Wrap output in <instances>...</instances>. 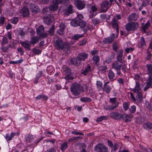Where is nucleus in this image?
<instances>
[{
	"label": "nucleus",
	"instance_id": "obj_1",
	"mask_svg": "<svg viewBox=\"0 0 152 152\" xmlns=\"http://www.w3.org/2000/svg\"><path fill=\"white\" fill-rule=\"evenodd\" d=\"M122 62H120L118 61H115V62L112 64V68L115 69L117 72V74L118 75L122 76V74L121 72V68L124 73L126 72V69L125 67H122L121 63Z\"/></svg>",
	"mask_w": 152,
	"mask_h": 152
},
{
	"label": "nucleus",
	"instance_id": "obj_2",
	"mask_svg": "<svg viewBox=\"0 0 152 152\" xmlns=\"http://www.w3.org/2000/svg\"><path fill=\"white\" fill-rule=\"evenodd\" d=\"M71 91L73 94L75 96L80 95L81 91L83 92L84 90L82 87L78 84H73L71 87Z\"/></svg>",
	"mask_w": 152,
	"mask_h": 152
},
{
	"label": "nucleus",
	"instance_id": "obj_3",
	"mask_svg": "<svg viewBox=\"0 0 152 152\" xmlns=\"http://www.w3.org/2000/svg\"><path fill=\"white\" fill-rule=\"evenodd\" d=\"M71 25L74 26H80L81 28H84L86 26L85 22L82 20H78L77 19H74L72 20L70 22Z\"/></svg>",
	"mask_w": 152,
	"mask_h": 152
},
{
	"label": "nucleus",
	"instance_id": "obj_4",
	"mask_svg": "<svg viewBox=\"0 0 152 152\" xmlns=\"http://www.w3.org/2000/svg\"><path fill=\"white\" fill-rule=\"evenodd\" d=\"M139 24L137 22H131L126 25V29L127 31L134 30L138 28Z\"/></svg>",
	"mask_w": 152,
	"mask_h": 152
},
{
	"label": "nucleus",
	"instance_id": "obj_5",
	"mask_svg": "<svg viewBox=\"0 0 152 152\" xmlns=\"http://www.w3.org/2000/svg\"><path fill=\"white\" fill-rule=\"evenodd\" d=\"M112 4L110 3L109 1H103L100 4L101 11L102 12H105L111 6Z\"/></svg>",
	"mask_w": 152,
	"mask_h": 152
},
{
	"label": "nucleus",
	"instance_id": "obj_6",
	"mask_svg": "<svg viewBox=\"0 0 152 152\" xmlns=\"http://www.w3.org/2000/svg\"><path fill=\"white\" fill-rule=\"evenodd\" d=\"M95 150L97 152H108L107 148L103 144H100L96 145Z\"/></svg>",
	"mask_w": 152,
	"mask_h": 152
},
{
	"label": "nucleus",
	"instance_id": "obj_7",
	"mask_svg": "<svg viewBox=\"0 0 152 152\" xmlns=\"http://www.w3.org/2000/svg\"><path fill=\"white\" fill-rule=\"evenodd\" d=\"M115 38V34L114 33L112 34L110 37L104 38L103 40V42L105 44H110L113 42Z\"/></svg>",
	"mask_w": 152,
	"mask_h": 152
},
{
	"label": "nucleus",
	"instance_id": "obj_8",
	"mask_svg": "<svg viewBox=\"0 0 152 152\" xmlns=\"http://www.w3.org/2000/svg\"><path fill=\"white\" fill-rule=\"evenodd\" d=\"M74 3L78 9L82 10L85 7V4L83 1L79 0H74Z\"/></svg>",
	"mask_w": 152,
	"mask_h": 152
},
{
	"label": "nucleus",
	"instance_id": "obj_9",
	"mask_svg": "<svg viewBox=\"0 0 152 152\" xmlns=\"http://www.w3.org/2000/svg\"><path fill=\"white\" fill-rule=\"evenodd\" d=\"M146 85L143 89L144 91H146L149 88L152 87V75L149 77L146 81Z\"/></svg>",
	"mask_w": 152,
	"mask_h": 152
},
{
	"label": "nucleus",
	"instance_id": "obj_10",
	"mask_svg": "<svg viewBox=\"0 0 152 152\" xmlns=\"http://www.w3.org/2000/svg\"><path fill=\"white\" fill-rule=\"evenodd\" d=\"M70 61L72 64L76 66H79L81 63V61L78 57L77 58H72L70 59Z\"/></svg>",
	"mask_w": 152,
	"mask_h": 152
},
{
	"label": "nucleus",
	"instance_id": "obj_11",
	"mask_svg": "<svg viewBox=\"0 0 152 152\" xmlns=\"http://www.w3.org/2000/svg\"><path fill=\"white\" fill-rule=\"evenodd\" d=\"M19 12L21 13L23 17H28L29 15V11L26 7H24L20 10Z\"/></svg>",
	"mask_w": 152,
	"mask_h": 152
},
{
	"label": "nucleus",
	"instance_id": "obj_12",
	"mask_svg": "<svg viewBox=\"0 0 152 152\" xmlns=\"http://www.w3.org/2000/svg\"><path fill=\"white\" fill-rule=\"evenodd\" d=\"M111 25L113 28H116V32L117 34H118L119 28L118 23L117 22L116 19L114 18L111 22Z\"/></svg>",
	"mask_w": 152,
	"mask_h": 152
},
{
	"label": "nucleus",
	"instance_id": "obj_13",
	"mask_svg": "<svg viewBox=\"0 0 152 152\" xmlns=\"http://www.w3.org/2000/svg\"><path fill=\"white\" fill-rule=\"evenodd\" d=\"M110 116L112 118L120 120L121 119V114L116 112H112L110 114Z\"/></svg>",
	"mask_w": 152,
	"mask_h": 152
},
{
	"label": "nucleus",
	"instance_id": "obj_14",
	"mask_svg": "<svg viewBox=\"0 0 152 152\" xmlns=\"http://www.w3.org/2000/svg\"><path fill=\"white\" fill-rule=\"evenodd\" d=\"M64 43L60 40H58L56 41L54 44L55 47L57 49H61L63 48L62 46Z\"/></svg>",
	"mask_w": 152,
	"mask_h": 152
},
{
	"label": "nucleus",
	"instance_id": "obj_15",
	"mask_svg": "<svg viewBox=\"0 0 152 152\" xmlns=\"http://www.w3.org/2000/svg\"><path fill=\"white\" fill-rule=\"evenodd\" d=\"M88 56V54L85 53H79L78 57L79 59L81 61L82 60L84 61L87 58Z\"/></svg>",
	"mask_w": 152,
	"mask_h": 152
},
{
	"label": "nucleus",
	"instance_id": "obj_16",
	"mask_svg": "<svg viewBox=\"0 0 152 152\" xmlns=\"http://www.w3.org/2000/svg\"><path fill=\"white\" fill-rule=\"evenodd\" d=\"M142 26L141 27V30L144 33H145L147 30L148 28L149 27L150 24L149 21L147 22L146 23L144 24L143 23H142Z\"/></svg>",
	"mask_w": 152,
	"mask_h": 152
},
{
	"label": "nucleus",
	"instance_id": "obj_17",
	"mask_svg": "<svg viewBox=\"0 0 152 152\" xmlns=\"http://www.w3.org/2000/svg\"><path fill=\"white\" fill-rule=\"evenodd\" d=\"M30 9L33 12L37 13L38 10L37 6L35 4L31 3L30 4Z\"/></svg>",
	"mask_w": 152,
	"mask_h": 152
},
{
	"label": "nucleus",
	"instance_id": "obj_18",
	"mask_svg": "<svg viewBox=\"0 0 152 152\" xmlns=\"http://www.w3.org/2000/svg\"><path fill=\"white\" fill-rule=\"evenodd\" d=\"M43 21L48 25H50L51 23V17L50 15H45L43 18Z\"/></svg>",
	"mask_w": 152,
	"mask_h": 152
},
{
	"label": "nucleus",
	"instance_id": "obj_19",
	"mask_svg": "<svg viewBox=\"0 0 152 152\" xmlns=\"http://www.w3.org/2000/svg\"><path fill=\"white\" fill-rule=\"evenodd\" d=\"M58 4L55 3H53L49 7L50 10L52 11H55L56 10L58 7Z\"/></svg>",
	"mask_w": 152,
	"mask_h": 152
},
{
	"label": "nucleus",
	"instance_id": "obj_20",
	"mask_svg": "<svg viewBox=\"0 0 152 152\" xmlns=\"http://www.w3.org/2000/svg\"><path fill=\"white\" fill-rule=\"evenodd\" d=\"M123 50H120L118 52L117 56V60L120 62H122V56H123Z\"/></svg>",
	"mask_w": 152,
	"mask_h": 152
},
{
	"label": "nucleus",
	"instance_id": "obj_21",
	"mask_svg": "<svg viewBox=\"0 0 152 152\" xmlns=\"http://www.w3.org/2000/svg\"><path fill=\"white\" fill-rule=\"evenodd\" d=\"M20 44L25 48L27 49L28 50H30L31 45L29 43L25 42H21Z\"/></svg>",
	"mask_w": 152,
	"mask_h": 152
},
{
	"label": "nucleus",
	"instance_id": "obj_22",
	"mask_svg": "<svg viewBox=\"0 0 152 152\" xmlns=\"http://www.w3.org/2000/svg\"><path fill=\"white\" fill-rule=\"evenodd\" d=\"M39 38L38 37H31L30 41V43L34 45L39 42Z\"/></svg>",
	"mask_w": 152,
	"mask_h": 152
},
{
	"label": "nucleus",
	"instance_id": "obj_23",
	"mask_svg": "<svg viewBox=\"0 0 152 152\" xmlns=\"http://www.w3.org/2000/svg\"><path fill=\"white\" fill-rule=\"evenodd\" d=\"M136 14L135 13H133L130 15L128 18L127 20L129 21H135L137 19L136 18Z\"/></svg>",
	"mask_w": 152,
	"mask_h": 152
},
{
	"label": "nucleus",
	"instance_id": "obj_24",
	"mask_svg": "<svg viewBox=\"0 0 152 152\" xmlns=\"http://www.w3.org/2000/svg\"><path fill=\"white\" fill-rule=\"evenodd\" d=\"M121 115V119L123 118L126 122L130 121H131V120L129 119L130 116L129 115L125 114H124L122 115Z\"/></svg>",
	"mask_w": 152,
	"mask_h": 152
},
{
	"label": "nucleus",
	"instance_id": "obj_25",
	"mask_svg": "<svg viewBox=\"0 0 152 152\" xmlns=\"http://www.w3.org/2000/svg\"><path fill=\"white\" fill-rule=\"evenodd\" d=\"M44 32V28L42 26L39 27L37 29V35H39L41 33Z\"/></svg>",
	"mask_w": 152,
	"mask_h": 152
},
{
	"label": "nucleus",
	"instance_id": "obj_26",
	"mask_svg": "<svg viewBox=\"0 0 152 152\" xmlns=\"http://www.w3.org/2000/svg\"><path fill=\"white\" fill-rule=\"evenodd\" d=\"M72 5H69L67 9L66 10L65 12V14L66 15H68L72 13Z\"/></svg>",
	"mask_w": 152,
	"mask_h": 152
},
{
	"label": "nucleus",
	"instance_id": "obj_27",
	"mask_svg": "<svg viewBox=\"0 0 152 152\" xmlns=\"http://www.w3.org/2000/svg\"><path fill=\"white\" fill-rule=\"evenodd\" d=\"M108 83V82L106 83L104 85L103 90L106 93L109 94L110 92L111 88L109 86L107 85Z\"/></svg>",
	"mask_w": 152,
	"mask_h": 152
},
{
	"label": "nucleus",
	"instance_id": "obj_28",
	"mask_svg": "<svg viewBox=\"0 0 152 152\" xmlns=\"http://www.w3.org/2000/svg\"><path fill=\"white\" fill-rule=\"evenodd\" d=\"M108 76L110 80H112L115 77V73L111 70H110L108 74Z\"/></svg>",
	"mask_w": 152,
	"mask_h": 152
},
{
	"label": "nucleus",
	"instance_id": "obj_29",
	"mask_svg": "<svg viewBox=\"0 0 152 152\" xmlns=\"http://www.w3.org/2000/svg\"><path fill=\"white\" fill-rule=\"evenodd\" d=\"M91 67L89 64L88 65L87 67H86L84 70H83L81 72L82 74H83L84 75H86L88 73V72L90 70Z\"/></svg>",
	"mask_w": 152,
	"mask_h": 152
},
{
	"label": "nucleus",
	"instance_id": "obj_30",
	"mask_svg": "<svg viewBox=\"0 0 152 152\" xmlns=\"http://www.w3.org/2000/svg\"><path fill=\"white\" fill-rule=\"evenodd\" d=\"M152 124L150 122H147L144 126V127L147 129H150L152 128Z\"/></svg>",
	"mask_w": 152,
	"mask_h": 152
},
{
	"label": "nucleus",
	"instance_id": "obj_31",
	"mask_svg": "<svg viewBox=\"0 0 152 152\" xmlns=\"http://www.w3.org/2000/svg\"><path fill=\"white\" fill-rule=\"evenodd\" d=\"M110 102L113 104H114V105H112L113 106H115L116 104H117V107L118 105V102L116 101V98L115 97L113 98H110Z\"/></svg>",
	"mask_w": 152,
	"mask_h": 152
},
{
	"label": "nucleus",
	"instance_id": "obj_32",
	"mask_svg": "<svg viewBox=\"0 0 152 152\" xmlns=\"http://www.w3.org/2000/svg\"><path fill=\"white\" fill-rule=\"evenodd\" d=\"M80 100L81 101L83 102H89L91 101V98L88 97H84L81 98Z\"/></svg>",
	"mask_w": 152,
	"mask_h": 152
},
{
	"label": "nucleus",
	"instance_id": "obj_33",
	"mask_svg": "<svg viewBox=\"0 0 152 152\" xmlns=\"http://www.w3.org/2000/svg\"><path fill=\"white\" fill-rule=\"evenodd\" d=\"M55 28V26L53 25L50 28V29L48 31L49 35L51 36H53L54 35Z\"/></svg>",
	"mask_w": 152,
	"mask_h": 152
},
{
	"label": "nucleus",
	"instance_id": "obj_34",
	"mask_svg": "<svg viewBox=\"0 0 152 152\" xmlns=\"http://www.w3.org/2000/svg\"><path fill=\"white\" fill-rule=\"evenodd\" d=\"M63 48L61 49L64 50L68 51V49H69L70 48L69 45L67 43H64L63 45L62 46Z\"/></svg>",
	"mask_w": 152,
	"mask_h": 152
},
{
	"label": "nucleus",
	"instance_id": "obj_35",
	"mask_svg": "<svg viewBox=\"0 0 152 152\" xmlns=\"http://www.w3.org/2000/svg\"><path fill=\"white\" fill-rule=\"evenodd\" d=\"M146 66L147 68L148 73L150 74H152V64H147Z\"/></svg>",
	"mask_w": 152,
	"mask_h": 152
},
{
	"label": "nucleus",
	"instance_id": "obj_36",
	"mask_svg": "<svg viewBox=\"0 0 152 152\" xmlns=\"http://www.w3.org/2000/svg\"><path fill=\"white\" fill-rule=\"evenodd\" d=\"M36 98L37 100H39L41 99H44L46 100L48 99V97L47 96L44 95H40L37 96Z\"/></svg>",
	"mask_w": 152,
	"mask_h": 152
},
{
	"label": "nucleus",
	"instance_id": "obj_37",
	"mask_svg": "<svg viewBox=\"0 0 152 152\" xmlns=\"http://www.w3.org/2000/svg\"><path fill=\"white\" fill-rule=\"evenodd\" d=\"M100 22V20L97 18H94L92 20V23L95 25L99 24Z\"/></svg>",
	"mask_w": 152,
	"mask_h": 152
},
{
	"label": "nucleus",
	"instance_id": "obj_38",
	"mask_svg": "<svg viewBox=\"0 0 152 152\" xmlns=\"http://www.w3.org/2000/svg\"><path fill=\"white\" fill-rule=\"evenodd\" d=\"M67 148V144L66 142H64L62 143L61 145V149L63 151L65 150Z\"/></svg>",
	"mask_w": 152,
	"mask_h": 152
},
{
	"label": "nucleus",
	"instance_id": "obj_39",
	"mask_svg": "<svg viewBox=\"0 0 152 152\" xmlns=\"http://www.w3.org/2000/svg\"><path fill=\"white\" fill-rule=\"evenodd\" d=\"M107 118L106 116H102L98 118L96 120V121L97 122H99L102 121L103 120H107Z\"/></svg>",
	"mask_w": 152,
	"mask_h": 152
},
{
	"label": "nucleus",
	"instance_id": "obj_40",
	"mask_svg": "<svg viewBox=\"0 0 152 152\" xmlns=\"http://www.w3.org/2000/svg\"><path fill=\"white\" fill-rule=\"evenodd\" d=\"M41 75L42 73L41 72H40L37 74V77L35 78V80L34 81V83H35L36 84L37 83L39 79V78L41 76Z\"/></svg>",
	"mask_w": 152,
	"mask_h": 152
},
{
	"label": "nucleus",
	"instance_id": "obj_41",
	"mask_svg": "<svg viewBox=\"0 0 152 152\" xmlns=\"http://www.w3.org/2000/svg\"><path fill=\"white\" fill-rule=\"evenodd\" d=\"M113 49L116 52H117V50L118 49V45L116 42L113 43Z\"/></svg>",
	"mask_w": 152,
	"mask_h": 152
},
{
	"label": "nucleus",
	"instance_id": "obj_42",
	"mask_svg": "<svg viewBox=\"0 0 152 152\" xmlns=\"http://www.w3.org/2000/svg\"><path fill=\"white\" fill-rule=\"evenodd\" d=\"M39 37H40L42 38H46L48 36V34L46 33H41L40 34H39Z\"/></svg>",
	"mask_w": 152,
	"mask_h": 152
},
{
	"label": "nucleus",
	"instance_id": "obj_43",
	"mask_svg": "<svg viewBox=\"0 0 152 152\" xmlns=\"http://www.w3.org/2000/svg\"><path fill=\"white\" fill-rule=\"evenodd\" d=\"M16 134L17 135V136H18L19 135V134L18 133H17V134H16L15 132H12L10 134V140L13 139L14 137H15L16 136Z\"/></svg>",
	"mask_w": 152,
	"mask_h": 152
},
{
	"label": "nucleus",
	"instance_id": "obj_44",
	"mask_svg": "<svg viewBox=\"0 0 152 152\" xmlns=\"http://www.w3.org/2000/svg\"><path fill=\"white\" fill-rule=\"evenodd\" d=\"M8 42V39L7 38L4 37L2 39V41L1 42L2 45H4L7 43Z\"/></svg>",
	"mask_w": 152,
	"mask_h": 152
},
{
	"label": "nucleus",
	"instance_id": "obj_45",
	"mask_svg": "<svg viewBox=\"0 0 152 152\" xmlns=\"http://www.w3.org/2000/svg\"><path fill=\"white\" fill-rule=\"evenodd\" d=\"M83 36V35H79L78 34H75L73 37V39L75 40H78L79 38Z\"/></svg>",
	"mask_w": 152,
	"mask_h": 152
},
{
	"label": "nucleus",
	"instance_id": "obj_46",
	"mask_svg": "<svg viewBox=\"0 0 152 152\" xmlns=\"http://www.w3.org/2000/svg\"><path fill=\"white\" fill-rule=\"evenodd\" d=\"M18 21V18L16 17H15L12 18L11 20V22L12 23L14 24H16Z\"/></svg>",
	"mask_w": 152,
	"mask_h": 152
},
{
	"label": "nucleus",
	"instance_id": "obj_47",
	"mask_svg": "<svg viewBox=\"0 0 152 152\" xmlns=\"http://www.w3.org/2000/svg\"><path fill=\"white\" fill-rule=\"evenodd\" d=\"M93 60L96 63H97L99 61V57L98 56H95L93 57Z\"/></svg>",
	"mask_w": 152,
	"mask_h": 152
},
{
	"label": "nucleus",
	"instance_id": "obj_48",
	"mask_svg": "<svg viewBox=\"0 0 152 152\" xmlns=\"http://www.w3.org/2000/svg\"><path fill=\"white\" fill-rule=\"evenodd\" d=\"M66 76L64 77V78L66 80H72L73 77L71 76V75H69L68 74L66 75Z\"/></svg>",
	"mask_w": 152,
	"mask_h": 152
},
{
	"label": "nucleus",
	"instance_id": "obj_49",
	"mask_svg": "<svg viewBox=\"0 0 152 152\" xmlns=\"http://www.w3.org/2000/svg\"><path fill=\"white\" fill-rule=\"evenodd\" d=\"M136 110V107L134 105L132 106L130 109V112L132 113H134L135 112Z\"/></svg>",
	"mask_w": 152,
	"mask_h": 152
},
{
	"label": "nucleus",
	"instance_id": "obj_50",
	"mask_svg": "<svg viewBox=\"0 0 152 152\" xmlns=\"http://www.w3.org/2000/svg\"><path fill=\"white\" fill-rule=\"evenodd\" d=\"M59 29H61L64 31L66 27L65 25L63 23H61L59 25Z\"/></svg>",
	"mask_w": 152,
	"mask_h": 152
},
{
	"label": "nucleus",
	"instance_id": "obj_51",
	"mask_svg": "<svg viewBox=\"0 0 152 152\" xmlns=\"http://www.w3.org/2000/svg\"><path fill=\"white\" fill-rule=\"evenodd\" d=\"M141 46L142 47L145 45V42L144 38L143 37H142L141 38Z\"/></svg>",
	"mask_w": 152,
	"mask_h": 152
},
{
	"label": "nucleus",
	"instance_id": "obj_52",
	"mask_svg": "<svg viewBox=\"0 0 152 152\" xmlns=\"http://www.w3.org/2000/svg\"><path fill=\"white\" fill-rule=\"evenodd\" d=\"M117 104H116L115 106H109L107 107L105 109L107 110H113L115 108L117 107Z\"/></svg>",
	"mask_w": 152,
	"mask_h": 152
},
{
	"label": "nucleus",
	"instance_id": "obj_53",
	"mask_svg": "<svg viewBox=\"0 0 152 152\" xmlns=\"http://www.w3.org/2000/svg\"><path fill=\"white\" fill-rule=\"evenodd\" d=\"M96 85L98 88L99 89V90H100L102 86V82L100 81H97L96 82Z\"/></svg>",
	"mask_w": 152,
	"mask_h": 152
},
{
	"label": "nucleus",
	"instance_id": "obj_54",
	"mask_svg": "<svg viewBox=\"0 0 152 152\" xmlns=\"http://www.w3.org/2000/svg\"><path fill=\"white\" fill-rule=\"evenodd\" d=\"M149 4V1L147 0H144L142 4V6L146 7Z\"/></svg>",
	"mask_w": 152,
	"mask_h": 152
},
{
	"label": "nucleus",
	"instance_id": "obj_55",
	"mask_svg": "<svg viewBox=\"0 0 152 152\" xmlns=\"http://www.w3.org/2000/svg\"><path fill=\"white\" fill-rule=\"evenodd\" d=\"M32 50L35 54H38L41 52V51L39 49L34 48Z\"/></svg>",
	"mask_w": 152,
	"mask_h": 152
},
{
	"label": "nucleus",
	"instance_id": "obj_56",
	"mask_svg": "<svg viewBox=\"0 0 152 152\" xmlns=\"http://www.w3.org/2000/svg\"><path fill=\"white\" fill-rule=\"evenodd\" d=\"M137 95L136 96L137 99L140 100L142 99V94L139 92V91L137 93Z\"/></svg>",
	"mask_w": 152,
	"mask_h": 152
},
{
	"label": "nucleus",
	"instance_id": "obj_57",
	"mask_svg": "<svg viewBox=\"0 0 152 152\" xmlns=\"http://www.w3.org/2000/svg\"><path fill=\"white\" fill-rule=\"evenodd\" d=\"M10 46L8 45L7 47H3L2 48V50L4 52H7L9 50Z\"/></svg>",
	"mask_w": 152,
	"mask_h": 152
},
{
	"label": "nucleus",
	"instance_id": "obj_58",
	"mask_svg": "<svg viewBox=\"0 0 152 152\" xmlns=\"http://www.w3.org/2000/svg\"><path fill=\"white\" fill-rule=\"evenodd\" d=\"M134 49L132 48H127L125 49V51L127 53H128L132 51Z\"/></svg>",
	"mask_w": 152,
	"mask_h": 152
},
{
	"label": "nucleus",
	"instance_id": "obj_59",
	"mask_svg": "<svg viewBox=\"0 0 152 152\" xmlns=\"http://www.w3.org/2000/svg\"><path fill=\"white\" fill-rule=\"evenodd\" d=\"M23 61V60L22 59L20 60L16 61H10V64H19L21 63Z\"/></svg>",
	"mask_w": 152,
	"mask_h": 152
},
{
	"label": "nucleus",
	"instance_id": "obj_60",
	"mask_svg": "<svg viewBox=\"0 0 152 152\" xmlns=\"http://www.w3.org/2000/svg\"><path fill=\"white\" fill-rule=\"evenodd\" d=\"M86 42V39H84L80 42L79 45L80 46H83L85 45Z\"/></svg>",
	"mask_w": 152,
	"mask_h": 152
},
{
	"label": "nucleus",
	"instance_id": "obj_61",
	"mask_svg": "<svg viewBox=\"0 0 152 152\" xmlns=\"http://www.w3.org/2000/svg\"><path fill=\"white\" fill-rule=\"evenodd\" d=\"M65 74H69V75H72L71 72V70L69 68H67L65 70Z\"/></svg>",
	"mask_w": 152,
	"mask_h": 152
},
{
	"label": "nucleus",
	"instance_id": "obj_62",
	"mask_svg": "<svg viewBox=\"0 0 152 152\" xmlns=\"http://www.w3.org/2000/svg\"><path fill=\"white\" fill-rule=\"evenodd\" d=\"M64 31L61 30L59 29L57 31V33L60 35H63L64 34Z\"/></svg>",
	"mask_w": 152,
	"mask_h": 152
},
{
	"label": "nucleus",
	"instance_id": "obj_63",
	"mask_svg": "<svg viewBox=\"0 0 152 152\" xmlns=\"http://www.w3.org/2000/svg\"><path fill=\"white\" fill-rule=\"evenodd\" d=\"M118 146L119 145L116 143H115L113 145V149L112 150L115 151L117 149Z\"/></svg>",
	"mask_w": 152,
	"mask_h": 152
},
{
	"label": "nucleus",
	"instance_id": "obj_64",
	"mask_svg": "<svg viewBox=\"0 0 152 152\" xmlns=\"http://www.w3.org/2000/svg\"><path fill=\"white\" fill-rule=\"evenodd\" d=\"M46 152H56V151L54 148L53 147L52 148L47 150L46 151Z\"/></svg>",
	"mask_w": 152,
	"mask_h": 152
}]
</instances>
